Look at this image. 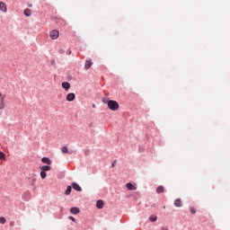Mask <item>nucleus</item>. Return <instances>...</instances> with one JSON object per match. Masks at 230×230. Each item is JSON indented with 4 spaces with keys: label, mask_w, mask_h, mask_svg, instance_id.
Returning a JSON list of instances; mask_svg holds the SVG:
<instances>
[{
    "label": "nucleus",
    "mask_w": 230,
    "mask_h": 230,
    "mask_svg": "<svg viewBox=\"0 0 230 230\" xmlns=\"http://www.w3.org/2000/svg\"><path fill=\"white\" fill-rule=\"evenodd\" d=\"M103 103H107L108 109H110V111H116L118 109H119V103L114 100H110L107 102L103 101Z\"/></svg>",
    "instance_id": "f257e3e1"
},
{
    "label": "nucleus",
    "mask_w": 230,
    "mask_h": 230,
    "mask_svg": "<svg viewBox=\"0 0 230 230\" xmlns=\"http://www.w3.org/2000/svg\"><path fill=\"white\" fill-rule=\"evenodd\" d=\"M28 182L31 186H35V182H37V175L30 174L28 177Z\"/></svg>",
    "instance_id": "f03ea898"
},
{
    "label": "nucleus",
    "mask_w": 230,
    "mask_h": 230,
    "mask_svg": "<svg viewBox=\"0 0 230 230\" xmlns=\"http://www.w3.org/2000/svg\"><path fill=\"white\" fill-rule=\"evenodd\" d=\"M60 32L58 30H53L50 31V39H52V40H57V38L59 37Z\"/></svg>",
    "instance_id": "7ed1b4c3"
},
{
    "label": "nucleus",
    "mask_w": 230,
    "mask_h": 230,
    "mask_svg": "<svg viewBox=\"0 0 230 230\" xmlns=\"http://www.w3.org/2000/svg\"><path fill=\"white\" fill-rule=\"evenodd\" d=\"M0 12L6 13L8 12V8L6 7V4L4 2H0Z\"/></svg>",
    "instance_id": "20e7f679"
},
{
    "label": "nucleus",
    "mask_w": 230,
    "mask_h": 230,
    "mask_svg": "<svg viewBox=\"0 0 230 230\" xmlns=\"http://www.w3.org/2000/svg\"><path fill=\"white\" fill-rule=\"evenodd\" d=\"M75 98H76V95L73 93H70L66 95V102H75Z\"/></svg>",
    "instance_id": "39448f33"
},
{
    "label": "nucleus",
    "mask_w": 230,
    "mask_h": 230,
    "mask_svg": "<svg viewBox=\"0 0 230 230\" xmlns=\"http://www.w3.org/2000/svg\"><path fill=\"white\" fill-rule=\"evenodd\" d=\"M92 66H93V60H91V58L86 59L84 64V69H91Z\"/></svg>",
    "instance_id": "423d86ee"
},
{
    "label": "nucleus",
    "mask_w": 230,
    "mask_h": 230,
    "mask_svg": "<svg viewBox=\"0 0 230 230\" xmlns=\"http://www.w3.org/2000/svg\"><path fill=\"white\" fill-rule=\"evenodd\" d=\"M62 87L65 91H69V89H71V84H69V82H63Z\"/></svg>",
    "instance_id": "0eeeda50"
},
{
    "label": "nucleus",
    "mask_w": 230,
    "mask_h": 230,
    "mask_svg": "<svg viewBox=\"0 0 230 230\" xmlns=\"http://www.w3.org/2000/svg\"><path fill=\"white\" fill-rule=\"evenodd\" d=\"M72 188L75 191H82V187H80V185H78V183H76V182L72 183Z\"/></svg>",
    "instance_id": "6e6552de"
},
{
    "label": "nucleus",
    "mask_w": 230,
    "mask_h": 230,
    "mask_svg": "<svg viewBox=\"0 0 230 230\" xmlns=\"http://www.w3.org/2000/svg\"><path fill=\"white\" fill-rule=\"evenodd\" d=\"M70 213L72 215H78V213H80V208H78L76 207H73L70 208Z\"/></svg>",
    "instance_id": "1a4fd4ad"
},
{
    "label": "nucleus",
    "mask_w": 230,
    "mask_h": 230,
    "mask_svg": "<svg viewBox=\"0 0 230 230\" xmlns=\"http://www.w3.org/2000/svg\"><path fill=\"white\" fill-rule=\"evenodd\" d=\"M175 208H182V200L181 199H177L174 200Z\"/></svg>",
    "instance_id": "9d476101"
},
{
    "label": "nucleus",
    "mask_w": 230,
    "mask_h": 230,
    "mask_svg": "<svg viewBox=\"0 0 230 230\" xmlns=\"http://www.w3.org/2000/svg\"><path fill=\"white\" fill-rule=\"evenodd\" d=\"M96 208L97 209H103V200L102 199L97 200Z\"/></svg>",
    "instance_id": "9b49d317"
},
{
    "label": "nucleus",
    "mask_w": 230,
    "mask_h": 230,
    "mask_svg": "<svg viewBox=\"0 0 230 230\" xmlns=\"http://www.w3.org/2000/svg\"><path fill=\"white\" fill-rule=\"evenodd\" d=\"M41 163H43L44 164H51V159H49V157H42L41 158Z\"/></svg>",
    "instance_id": "f8f14e48"
},
{
    "label": "nucleus",
    "mask_w": 230,
    "mask_h": 230,
    "mask_svg": "<svg viewBox=\"0 0 230 230\" xmlns=\"http://www.w3.org/2000/svg\"><path fill=\"white\" fill-rule=\"evenodd\" d=\"M126 188H128L129 190V191L136 190V188H135L134 184H132L131 182L127 183Z\"/></svg>",
    "instance_id": "ddd939ff"
},
{
    "label": "nucleus",
    "mask_w": 230,
    "mask_h": 230,
    "mask_svg": "<svg viewBox=\"0 0 230 230\" xmlns=\"http://www.w3.org/2000/svg\"><path fill=\"white\" fill-rule=\"evenodd\" d=\"M40 170H43V172H49V170H51V166L43 165V166H40Z\"/></svg>",
    "instance_id": "4468645a"
},
{
    "label": "nucleus",
    "mask_w": 230,
    "mask_h": 230,
    "mask_svg": "<svg viewBox=\"0 0 230 230\" xmlns=\"http://www.w3.org/2000/svg\"><path fill=\"white\" fill-rule=\"evenodd\" d=\"M73 190V187L72 186H67L66 187V190L65 191V195H71V191Z\"/></svg>",
    "instance_id": "2eb2a0df"
},
{
    "label": "nucleus",
    "mask_w": 230,
    "mask_h": 230,
    "mask_svg": "<svg viewBox=\"0 0 230 230\" xmlns=\"http://www.w3.org/2000/svg\"><path fill=\"white\" fill-rule=\"evenodd\" d=\"M3 109H4V96L0 101V111H3Z\"/></svg>",
    "instance_id": "dca6fc26"
},
{
    "label": "nucleus",
    "mask_w": 230,
    "mask_h": 230,
    "mask_svg": "<svg viewBox=\"0 0 230 230\" xmlns=\"http://www.w3.org/2000/svg\"><path fill=\"white\" fill-rule=\"evenodd\" d=\"M23 13L26 17H30V15H31V10L27 8L23 11Z\"/></svg>",
    "instance_id": "f3484780"
},
{
    "label": "nucleus",
    "mask_w": 230,
    "mask_h": 230,
    "mask_svg": "<svg viewBox=\"0 0 230 230\" xmlns=\"http://www.w3.org/2000/svg\"><path fill=\"white\" fill-rule=\"evenodd\" d=\"M163 191H164V187H163V186H158V187L156 188V192H157V193H163Z\"/></svg>",
    "instance_id": "a211bd4d"
},
{
    "label": "nucleus",
    "mask_w": 230,
    "mask_h": 230,
    "mask_svg": "<svg viewBox=\"0 0 230 230\" xmlns=\"http://www.w3.org/2000/svg\"><path fill=\"white\" fill-rule=\"evenodd\" d=\"M150 222H156L157 221V216H150L149 217Z\"/></svg>",
    "instance_id": "6ab92c4d"
},
{
    "label": "nucleus",
    "mask_w": 230,
    "mask_h": 230,
    "mask_svg": "<svg viewBox=\"0 0 230 230\" xmlns=\"http://www.w3.org/2000/svg\"><path fill=\"white\" fill-rule=\"evenodd\" d=\"M40 175L41 179H46V175H47V174H46V172H45V171L41 170Z\"/></svg>",
    "instance_id": "aec40b11"
},
{
    "label": "nucleus",
    "mask_w": 230,
    "mask_h": 230,
    "mask_svg": "<svg viewBox=\"0 0 230 230\" xmlns=\"http://www.w3.org/2000/svg\"><path fill=\"white\" fill-rule=\"evenodd\" d=\"M190 211L191 215H195V213H197V209H195V208H193V207L190 208Z\"/></svg>",
    "instance_id": "412c9836"
},
{
    "label": "nucleus",
    "mask_w": 230,
    "mask_h": 230,
    "mask_svg": "<svg viewBox=\"0 0 230 230\" xmlns=\"http://www.w3.org/2000/svg\"><path fill=\"white\" fill-rule=\"evenodd\" d=\"M61 152L63 154H67L68 150H67V146H63L62 149H61Z\"/></svg>",
    "instance_id": "4be33fe9"
},
{
    "label": "nucleus",
    "mask_w": 230,
    "mask_h": 230,
    "mask_svg": "<svg viewBox=\"0 0 230 230\" xmlns=\"http://www.w3.org/2000/svg\"><path fill=\"white\" fill-rule=\"evenodd\" d=\"M0 224H6V218L4 217H0Z\"/></svg>",
    "instance_id": "5701e85b"
},
{
    "label": "nucleus",
    "mask_w": 230,
    "mask_h": 230,
    "mask_svg": "<svg viewBox=\"0 0 230 230\" xmlns=\"http://www.w3.org/2000/svg\"><path fill=\"white\" fill-rule=\"evenodd\" d=\"M6 158V155H4V153L0 152V159H5Z\"/></svg>",
    "instance_id": "b1692460"
},
{
    "label": "nucleus",
    "mask_w": 230,
    "mask_h": 230,
    "mask_svg": "<svg viewBox=\"0 0 230 230\" xmlns=\"http://www.w3.org/2000/svg\"><path fill=\"white\" fill-rule=\"evenodd\" d=\"M68 220H72V222H76V218H75L73 216L68 217Z\"/></svg>",
    "instance_id": "393cba45"
},
{
    "label": "nucleus",
    "mask_w": 230,
    "mask_h": 230,
    "mask_svg": "<svg viewBox=\"0 0 230 230\" xmlns=\"http://www.w3.org/2000/svg\"><path fill=\"white\" fill-rule=\"evenodd\" d=\"M114 166H116V160L112 162L111 164V168H114Z\"/></svg>",
    "instance_id": "a878e982"
},
{
    "label": "nucleus",
    "mask_w": 230,
    "mask_h": 230,
    "mask_svg": "<svg viewBox=\"0 0 230 230\" xmlns=\"http://www.w3.org/2000/svg\"><path fill=\"white\" fill-rule=\"evenodd\" d=\"M66 55H71V49H68V50L66 51Z\"/></svg>",
    "instance_id": "bb28decb"
},
{
    "label": "nucleus",
    "mask_w": 230,
    "mask_h": 230,
    "mask_svg": "<svg viewBox=\"0 0 230 230\" xmlns=\"http://www.w3.org/2000/svg\"><path fill=\"white\" fill-rule=\"evenodd\" d=\"M161 230H168V227L164 226V227H162V229H161Z\"/></svg>",
    "instance_id": "cd10ccee"
},
{
    "label": "nucleus",
    "mask_w": 230,
    "mask_h": 230,
    "mask_svg": "<svg viewBox=\"0 0 230 230\" xmlns=\"http://www.w3.org/2000/svg\"><path fill=\"white\" fill-rule=\"evenodd\" d=\"M24 200H30V197L24 198Z\"/></svg>",
    "instance_id": "c85d7f7f"
},
{
    "label": "nucleus",
    "mask_w": 230,
    "mask_h": 230,
    "mask_svg": "<svg viewBox=\"0 0 230 230\" xmlns=\"http://www.w3.org/2000/svg\"><path fill=\"white\" fill-rule=\"evenodd\" d=\"M59 53H64V50H63V49H60V50H59Z\"/></svg>",
    "instance_id": "c756f323"
},
{
    "label": "nucleus",
    "mask_w": 230,
    "mask_h": 230,
    "mask_svg": "<svg viewBox=\"0 0 230 230\" xmlns=\"http://www.w3.org/2000/svg\"><path fill=\"white\" fill-rule=\"evenodd\" d=\"M51 64H52V65L55 64V60H52V61H51Z\"/></svg>",
    "instance_id": "7c9ffc66"
},
{
    "label": "nucleus",
    "mask_w": 230,
    "mask_h": 230,
    "mask_svg": "<svg viewBox=\"0 0 230 230\" xmlns=\"http://www.w3.org/2000/svg\"><path fill=\"white\" fill-rule=\"evenodd\" d=\"M93 107L94 108V107H96V105L93 104Z\"/></svg>",
    "instance_id": "2f4dec72"
},
{
    "label": "nucleus",
    "mask_w": 230,
    "mask_h": 230,
    "mask_svg": "<svg viewBox=\"0 0 230 230\" xmlns=\"http://www.w3.org/2000/svg\"><path fill=\"white\" fill-rule=\"evenodd\" d=\"M1 96H3V94H2V93H0V98H1Z\"/></svg>",
    "instance_id": "473e14b6"
}]
</instances>
